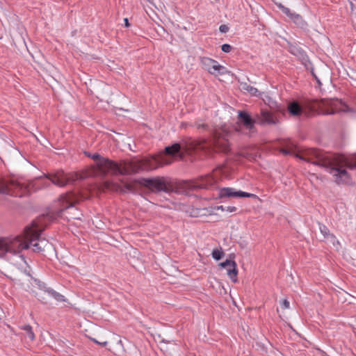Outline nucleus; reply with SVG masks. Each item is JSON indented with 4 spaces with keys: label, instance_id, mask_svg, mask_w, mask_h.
Returning a JSON list of instances; mask_svg holds the SVG:
<instances>
[{
    "label": "nucleus",
    "instance_id": "473e14b6",
    "mask_svg": "<svg viewBox=\"0 0 356 356\" xmlns=\"http://www.w3.org/2000/svg\"><path fill=\"white\" fill-rule=\"evenodd\" d=\"M124 22H125V26H129V21H128L127 18L124 19Z\"/></svg>",
    "mask_w": 356,
    "mask_h": 356
},
{
    "label": "nucleus",
    "instance_id": "f3484780",
    "mask_svg": "<svg viewBox=\"0 0 356 356\" xmlns=\"http://www.w3.org/2000/svg\"><path fill=\"white\" fill-rule=\"evenodd\" d=\"M288 111L291 115L300 116L302 113V108L296 101H293L288 104Z\"/></svg>",
    "mask_w": 356,
    "mask_h": 356
},
{
    "label": "nucleus",
    "instance_id": "72a5a7b5",
    "mask_svg": "<svg viewBox=\"0 0 356 356\" xmlns=\"http://www.w3.org/2000/svg\"><path fill=\"white\" fill-rule=\"evenodd\" d=\"M19 257L22 258L23 261H24V257L22 254H20Z\"/></svg>",
    "mask_w": 356,
    "mask_h": 356
},
{
    "label": "nucleus",
    "instance_id": "a211bd4d",
    "mask_svg": "<svg viewBox=\"0 0 356 356\" xmlns=\"http://www.w3.org/2000/svg\"><path fill=\"white\" fill-rule=\"evenodd\" d=\"M240 88L242 90L247 91L252 95H259V90L256 88L248 84L247 83H241Z\"/></svg>",
    "mask_w": 356,
    "mask_h": 356
},
{
    "label": "nucleus",
    "instance_id": "c85d7f7f",
    "mask_svg": "<svg viewBox=\"0 0 356 356\" xmlns=\"http://www.w3.org/2000/svg\"><path fill=\"white\" fill-rule=\"evenodd\" d=\"M236 210H237V208L236 207L229 206V207H226V211H228L230 213L235 212V211H236Z\"/></svg>",
    "mask_w": 356,
    "mask_h": 356
},
{
    "label": "nucleus",
    "instance_id": "39448f33",
    "mask_svg": "<svg viewBox=\"0 0 356 356\" xmlns=\"http://www.w3.org/2000/svg\"><path fill=\"white\" fill-rule=\"evenodd\" d=\"M140 183L153 192H170L172 190V186L163 177L143 178Z\"/></svg>",
    "mask_w": 356,
    "mask_h": 356
},
{
    "label": "nucleus",
    "instance_id": "20e7f679",
    "mask_svg": "<svg viewBox=\"0 0 356 356\" xmlns=\"http://www.w3.org/2000/svg\"><path fill=\"white\" fill-rule=\"evenodd\" d=\"M31 184H24L17 181L7 182L0 179V193L15 197H23L30 194Z\"/></svg>",
    "mask_w": 356,
    "mask_h": 356
},
{
    "label": "nucleus",
    "instance_id": "393cba45",
    "mask_svg": "<svg viewBox=\"0 0 356 356\" xmlns=\"http://www.w3.org/2000/svg\"><path fill=\"white\" fill-rule=\"evenodd\" d=\"M289 17L296 23H298L299 21L302 20V17L300 15L296 13H292Z\"/></svg>",
    "mask_w": 356,
    "mask_h": 356
},
{
    "label": "nucleus",
    "instance_id": "4be33fe9",
    "mask_svg": "<svg viewBox=\"0 0 356 356\" xmlns=\"http://www.w3.org/2000/svg\"><path fill=\"white\" fill-rule=\"evenodd\" d=\"M223 256H224V252L221 248L214 249L212 252L213 258L217 261L221 259Z\"/></svg>",
    "mask_w": 356,
    "mask_h": 356
},
{
    "label": "nucleus",
    "instance_id": "412c9836",
    "mask_svg": "<svg viewBox=\"0 0 356 356\" xmlns=\"http://www.w3.org/2000/svg\"><path fill=\"white\" fill-rule=\"evenodd\" d=\"M47 292L58 302H64L65 300L63 295L54 291L53 289L47 290Z\"/></svg>",
    "mask_w": 356,
    "mask_h": 356
},
{
    "label": "nucleus",
    "instance_id": "dca6fc26",
    "mask_svg": "<svg viewBox=\"0 0 356 356\" xmlns=\"http://www.w3.org/2000/svg\"><path fill=\"white\" fill-rule=\"evenodd\" d=\"M282 145V147L280 149V152L285 155L293 154L297 147L296 144L291 140H284Z\"/></svg>",
    "mask_w": 356,
    "mask_h": 356
},
{
    "label": "nucleus",
    "instance_id": "aec40b11",
    "mask_svg": "<svg viewBox=\"0 0 356 356\" xmlns=\"http://www.w3.org/2000/svg\"><path fill=\"white\" fill-rule=\"evenodd\" d=\"M319 229L321 234L323 235L325 239H335V236L333 234L330 233L329 229L324 225L319 224Z\"/></svg>",
    "mask_w": 356,
    "mask_h": 356
},
{
    "label": "nucleus",
    "instance_id": "1a4fd4ad",
    "mask_svg": "<svg viewBox=\"0 0 356 356\" xmlns=\"http://www.w3.org/2000/svg\"><path fill=\"white\" fill-rule=\"evenodd\" d=\"M269 107L271 111L261 109V122L262 124H275L278 121L273 112L282 113L284 111V109L280 106L277 105L275 102H272V104H269Z\"/></svg>",
    "mask_w": 356,
    "mask_h": 356
},
{
    "label": "nucleus",
    "instance_id": "7c9ffc66",
    "mask_svg": "<svg viewBox=\"0 0 356 356\" xmlns=\"http://www.w3.org/2000/svg\"><path fill=\"white\" fill-rule=\"evenodd\" d=\"M217 209L218 210H221V211H226V207H225L224 206L221 205V206H218L217 207Z\"/></svg>",
    "mask_w": 356,
    "mask_h": 356
},
{
    "label": "nucleus",
    "instance_id": "4468645a",
    "mask_svg": "<svg viewBox=\"0 0 356 356\" xmlns=\"http://www.w3.org/2000/svg\"><path fill=\"white\" fill-rule=\"evenodd\" d=\"M255 120L250 114L244 111L238 112L237 124L243 125L247 129L252 130L254 127Z\"/></svg>",
    "mask_w": 356,
    "mask_h": 356
},
{
    "label": "nucleus",
    "instance_id": "423d86ee",
    "mask_svg": "<svg viewBox=\"0 0 356 356\" xmlns=\"http://www.w3.org/2000/svg\"><path fill=\"white\" fill-rule=\"evenodd\" d=\"M81 200V197L74 192H68L61 195L57 202L58 216H62V213L69 209H73L74 205Z\"/></svg>",
    "mask_w": 356,
    "mask_h": 356
},
{
    "label": "nucleus",
    "instance_id": "2f4dec72",
    "mask_svg": "<svg viewBox=\"0 0 356 356\" xmlns=\"http://www.w3.org/2000/svg\"><path fill=\"white\" fill-rule=\"evenodd\" d=\"M70 217L71 218H73V219H79V218H80L78 216V215L74 214V213L71 214V215L70 216Z\"/></svg>",
    "mask_w": 356,
    "mask_h": 356
},
{
    "label": "nucleus",
    "instance_id": "c756f323",
    "mask_svg": "<svg viewBox=\"0 0 356 356\" xmlns=\"http://www.w3.org/2000/svg\"><path fill=\"white\" fill-rule=\"evenodd\" d=\"M92 341H94L95 343H97V344H99L100 346H102V347H105L107 346L108 344V342L107 341H104V342H99L98 341H97L96 339H90Z\"/></svg>",
    "mask_w": 356,
    "mask_h": 356
},
{
    "label": "nucleus",
    "instance_id": "b1692460",
    "mask_svg": "<svg viewBox=\"0 0 356 356\" xmlns=\"http://www.w3.org/2000/svg\"><path fill=\"white\" fill-rule=\"evenodd\" d=\"M194 126L197 129H202L204 131H206V130H208L209 129V125L207 124H205V123H202V124H200V123H195L194 124Z\"/></svg>",
    "mask_w": 356,
    "mask_h": 356
},
{
    "label": "nucleus",
    "instance_id": "a878e982",
    "mask_svg": "<svg viewBox=\"0 0 356 356\" xmlns=\"http://www.w3.org/2000/svg\"><path fill=\"white\" fill-rule=\"evenodd\" d=\"M232 49V46L229 44H224L221 46L222 51L225 53L230 52Z\"/></svg>",
    "mask_w": 356,
    "mask_h": 356
},
{
    "label": "nucleus",
    "instance_id": "0eeeda50",
    "mask_svg": "<svg viewBox=\"0 0 356 356\" xmlns=\"http://www.w3.org/2000/svg\"><path fill=\"white\" fill-rule=\"evenodd\" d=\"M136 181L130 183L123 182L122 184H119L111 181H106L102 184V190L122 193L126 192L134 193L136 190Z\"/></svg>",
    "mask_w": 356,
    "mask_h": 356
},
{
    "label": "nucleus",
    "instance_id": "f8f14e48",
    "mask_svg": "<svg viewBox=\"0 0 356 356\" xmlns=\"http://www.w3.org/2000/svg\"><path fill=\"white\" fill-rule=\"evenodd\" d=\"M45 177L54 184L59 187L65 186L72 181L68 175L63 170H58L54 173H49Z\"/></svg>",
    "mask_w": 356,
    "mask_h": 356
},
{
    "label": "nucleus",
    "instance_id": "2eb2a0df",
    "mask_svg": "<svg viewBox=\"0 0 356 356\" xmlns=\"http://www.w3.org/2000/svg\"><path fill=\"white\" fill-rule=\"evenodd\" d=\"M222 268H225L227 270V275L229 278L236 283L237 282L238 268L236 263L234 260L227 259L224 262L219 264Z\"/></svg>",
    "mask_w": 356,
    "mask_h": 356
},
{
    "label": "nucleus",
    "instance_id": "cd10ccee",
    "mask_svg": "<svg viewBox=\"0 0 356 356\" xmlns=\"http://www.w3.org/2000/svg\"><path fill=\"white\" fill-rule=\"evenodd\" d=\"M219 29H220V32H222V33H226V32H227V31H228L229 28H228V26H227V25L223 24V25H221V26H220Z\"/></svg>",
    "mask_w": 356,
    "mask_h": 356
},
{
    "label": "nucleus",
    "instance_id": "bb28decb",
    "mask_svg": "<svg viewBox=\"0 0 356 356\" xmlns=\"http://www.w3.org/2000/svg\"><path fill=\"white\" fill-rule=\"evenodd\" d=\"M281 305L283 309H288L289 308V302L286 299H284L282 301Z\"/></svg>",
    "mask_w": 356,
    "mask_h": 356
},
{
    "label": "nucleus",
    "instance_id": "f257e3e1",
    "mask_svg": "<svg viewBox=\"0 0 356 356\" xmlns=\"http://www.w3.org/2000/svg\"><path fill=\"white\" fill-rule=\"evenodd\" d=\"M231 150L227 134L215 131L208 139H188L181 143H174L165 148L164 152L159 155L138 160H122L120 163L107 158L102 157L98 153L92 155L88 154L97 161V166L100 173L104 175L111 172L117 175H130L141 170H152L163 165L172 162V159L167 158L179 156L183 159L185 154L197 155L200 158L212 157L216 154H228Z\"/></svg>",
    "mask_w": 356,
    "mask_h": 356
},
{
    "label": "nucleus",
    "instance_id": "9d476101",
    "mask_svg": "<svg viewBox=\"0 0 356 356\" xmlns=\"http://www.w3.org/2000/svg\"><path fill=\"white\" fill-rule=\"evenodd\" d=\"M200 63L202 68L208 71L211 74L217 75L221 73V70L224 67L219 65L218 61L208 57H200Z\"/></svg>",
    "mask_w": 356,
    "mask_h": 356
},
{
    "label": "nucleus",
    "instance_id": "6e6552de",
    "mask_svg": "<svg viewBox=\"0 0 356 356\" xmlns=\"http://www.w3.org/2000/svg\"><path fill=\"white\" fill-rule=\"evenodd\" d=\"M327 108H322V113L323 115H333L340 112H352L353 109L350 108L346 104L343 102L341 100H330L327 104Z\"/></svg>",
    "mask_w": 356,
    "mask_h": 356
},
{
    "label": "nucleus",
    "instance_id": "ddd939ff",
    "mask_svg": "<svg viewBox=\"0 0 356 356\" xmlns=\"http://www.w3.org/2000/svg\"><path fill=\"white\" fill-rule=\"evenodd\" d=\"M257 196L253 193H249L243 191H236L233 188H222L219 190L218 197H252L256 198Z\"/></svg>",
    "mask_w": 356,
    "mask_h": 356
},
{
    "label": "nucleus",
    "instance_id": "6ab92c4d",
    "mask_svg": "<svg viewBox=\"0 0 356 356\" xmlns=\"http://www.w3.org/2000/svg\"><path fill=\"white\" fill-rule=\"evenodd\" d=\"M20 328L24 331L25 337H28L31 341H33L35 339V334L31 325H24L21 326Z\"/></svg>",
    "mask_w": 356,
    "mask_h": 356
},
{
    "label": "nucleus",
    "instance_id": "9b49d317",
    "mask_svg": "<svg viewBox=\"0 0 356 356\" xmlns=\"http://www.w3.org/2000/svg\"><path fill=\"white\" fill-rule=\"evenodd\" d=\"M213 184V178L210 175H207L197 180L186 182V188L191 191H195L197 189L207 188Z\"/></svg>",
    "mask_w": 356,
    "mask_h": 356
},
{
    "label": "nucleus",
    "instance_id": "5701e85b",
    "mask_svg": "<svg viewBox=\"0 0 356 356\" xmlns=\"http://www.w3.org/2000/svg\"><path fill=\"white\" fill-rule=\"evenodd\" d=\"M277 7L282 10V11L288 17H290V15L292 14L289 10V8L284 6L282 3L277 4Z\"/></svg>",
    "mask_w": 356,
    "mask_h": 356
},
{
    "label": "nucleus",
    "instance_id": "f03ea898",
    "mask_svg": "<svg viewBox=\"0 0 356 356\" xmlns=\"http://www.w3.org/2000/svg\"><path fill=\"white\" fill-rule=\"evenodd\" d=\"M296 157L325 168L338 184H348L351 181L346 168L356 170V153L348 156L331 154L321 149L308 148L296 154Z\"/></svg>",
    "mask_w": 356,
    "mask_h": 356
},
{
    "label": "nucleus",
    "instance_id": "7ed1b4c3",
    "mask_svg": "<svg viewBox=\"0 0 356 356\" xmlns=\"http://www.w3.org/2000/svg\"><path fill=\"white\" fill-rule=\"evenodd\" d=\"M41 233L42 230L37 223L33 222L31 226L24 229L22 235L15 238H0V257H6L8 254H19L22 250L28 249L30 245L33 246L35 252L43 251L48 241L40 237Z\"/></svg>",
    "mask_w": 356,
    "mask_h": 356
}]
</instances>
